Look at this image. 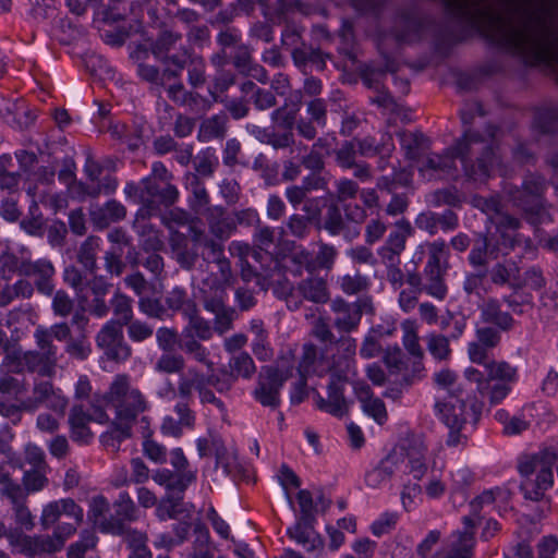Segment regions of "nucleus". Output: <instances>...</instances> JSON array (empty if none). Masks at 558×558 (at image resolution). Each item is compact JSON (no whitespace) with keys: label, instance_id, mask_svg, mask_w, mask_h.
<instances>
[{"label":"nucleus","instance_id":"obj_1","mask_svg":"<svg viewBox=\"0 0 558 558\" xmlns=\"http://www.w3.org/2000/svg\"><path fill=\"white\" fill-rule=\"evenodd\" d=\"M457 17L478 24L493 41L527 60L558 66V29L545 0H507L498 14L486 0H442Z\"/></svg>","mask_w":558,"mask_h":558},{"label":"nucleus","instance_id":"obj_2","mask_svg":"<svg viewBox=\"0 0 558 558\" xmlns=\"http://www.w3.org/2000/svg\"><path fill=\"white\" fill-rule=\"evenodd\" d=\"M497 132L496 126H487V138L492 140V143L474 162L468 158L473 145L486 142V138L476 131H466L463 137L441 154L428 150L416 165L420 175L426 181L454 179L458 177L456 159L459 158L469 179L483 181L489 178L495 169H501L499 148L494 141Z\"/></svg>","mask_w":558,"mask_h":558},{"label":"nucleus","instance_id":"obj_3","mask_svg":"<svg viewBox=\"0 0 558 558\" xmlns=\"http://www.w3.org/2000/svg\"><path fill=\"white\" fill-rule=\"evenodd\" d=\"M71 325L74 327L72 331L70 325L65 322L45 327L38 326L34 331L37 352H28L25 354L26 363L35 368V361L40 359L44 363V369L53 367L57 364L58 347L53 343V339L65 341L64 351L78 361L88 359L92 353V345L88 340L89 318L84 311H76L72 318Z\"/></svg>","mask_w":558,"mask_h":558},{"label":"nucleus","instance_id":"obj_4","mask_svg":"<svg viewBox=\"0 0 558 558\" xmlns=\"http://www.w3.org/2000/svg\"><path fill=\"white\" fill-rule=\"evenodd\" d=\"M102 400L113 410L114 417L124 422L135 423L140 415L150 409L146 395L134 385L132 377L124 373L112 377Z\"/></svg>","mask_w":558,"mask_h":558},{"label":"nucleus","instance_id":"obj_5","mask_svg":"<svg viewBox=\"0 0 558 558\" xmlns=\"http://www.w3.org/2000/svg\"><path fill=\"white\" fill-rule=\"evenodd\" d=\"M125 196L142 207L135 216L134 227L140 220H147L159 211L160 206L170 207L179 198V190L171 182L161 183L150 177L138 183L129 182L124 187Z\"/></svg>","mask_w":558,"mask_h":558},{"label":"nucleus","instance_id":"obj_6","mask_svg":"<svg viewBox=\"0 0 558 558\" xmlns=\"http://www.w3.org/2000/svg\"><path fill=\"white\" fill-rule=\"evenodd\" d=\"M558 460L555 450L546 449L537 454L523 456L519 461V472L525 480L521 483L524 498L532 501H541L545 492L554 483L553 465Z\"/></svg>","mask_w":558,"mask_h":558},{"label":"nucleus","instance_id":"obj_7","mask_svg":"<svg viewBox=\"0 0 558 558\" xmlns=\"http://www.w3.org/2000/svg\"><path fill=\"white\" fill-rule=\"evenodd\" d=\"M225 393L230 390V380L220 379L217 374L206 375L195 366H190L179 374L177 393L183 400H191L194 392H197L201 403L213 404L221 412H225V403L216 397L214 390Z\"/></svg>","mask_w":558,"mask_h":558},{"label":"nucleus","instance_id":"obj_8","mask_svg":"<svg viewBox=\"0 0 558 558\" xmlns=\"http://www.w3.org/2000/svg\"><path fill=\"white\" fill-rule=\"evenodd\" d=\"M546 190L545 179L537 174H529L522 187L509 190L508 195L515 207L521 209L532 225L546 221L549 215L543 194Z\"/></svg>","mask_w":558,"mask_h":558},{"label":"nucleus","instance_id":"obj_9","mask_svg":"<svg viewBox=\"0 0 558 558\" xmlns=\"http://www.w3.org/2000/svg\"><path fill=\"white\" fill-rule=\"evenodd\" d=\"M435 410L440 420L450 429L447 439L449 446H457L460 442V430L468 418L472 417L473 421L476 422L481 413V408L475 404H473L469 411L463 398L452 392L437 400Z\"/></svg>","mask_w":558,"mask_h":558},{"label":"nucleus","instance_id":"obj_10","mask_svg":"<svg viewBox=\"0 0 558 558\" xmlns=\"http://www.w3.org/2000/svg\"><path fill=\"white\" fill-rule=\"evenodd\" d=\"M291 377V369L277 366H265L258 375L254 398L264 407L276 409L280 404V390Z\"/></svg>","mask_w":558,"mask_h":558},{"label":"nucleus","instance_id":"obj_11","mask_svg":"<svg viewBox=\"0 0 558 558\" xmlns=\"http://www.w3.org/2000/svg\"><path fill=\"white\" fill-rule=\"evenodd\" d=\"M108 421V414L98 405L90 403L89 409H85L82 403L74 404L68 418L71 438L76 442L88 444L94 437L89 423H106Z\"/></svg>","mask_w":558,"mask_h":558},{"label":"nucleus","instance_id":"obj_12","mask_svg":"<svg viewBox=\"0 0 558 558\" xmlns=\"http://www.w3.org/2000/svg\"><path fill=\"white\" fill-rule=\"evenodd\" d=\"M232 279L231 267L225 265V269H218V272H209L202 280L198 296L205 310H217L220 304H225L227 289L232 286Z\"/></svg>","mask_w":558,"mask_h":558},{"label":"nucleus","instance_id":"obj_13","mask_svg":"<svg viewBox=\"0 0 558 558\" xmlns=\"http://www.w3.org/2000/svg\"><path fill=\"white\" fill-rule=\"evenodd\" d=\"M492 388L489 389V403L499 404L511 391V385L518 379L517 367L505 361L490 360L485 364Z\"/></svg>","mask_w":558,"mask_h":558},{"label":"nucleus","instance_id":"obj_14","mask_svg":"<svg viewBox=\"0 0 558 558\" xmlns=\"http://www.w3.org/2000/svg\"><path fill=\"white\" fill-rule=\"evenodd\" d=\"M96 344L108 360L125 362L132 353L125 342L122 326L116 320H108L96 335Z\"/></svg>","mask_w":558,"mask_h":558},{"label":"nucleus","instance_id":"obj_15","mask_svg":"<svg viewBox=\"0 0 558 558\" xmlns=\"http://www.w3.org/2000/svg\"><path fill=\"white\" fill-rule=\"evenodd\" d=\"M521 221L511 215H501L495 222L496 240L499 242L501 251L508 252L519 246L525 250L532 248V240L519 232Z\"/></svg>","mask_w":558,"mask_h":558},{"label":"nucleus","instance_id":"obj_16","mask_svg":"<svg viewBox=\"0 0 558 558\" xmlns=\"http://www.w3.org/2000/svg\"><path fill=\"white\" fill-rule=\"evenodd\" d=\"M350 374L333 372L328 385V398L320 396L316 398V405L335 416L341 417L348 412V402L343 396L344 386L348 383Z\"/></svg>","mask_w":558,"mask_h":558},{"label":"nucleus","instance_id":"obj_17","mask_svg":"<svg viewBox=\"0 0 558 558\" xmlns=\"http://www.w3.org/2000/svg\"><path fill=\"white\" fill-rule=\"evenodd\" d=\"M401 456L399 471L412 474L414 478L421 480L427 470L426 452L427 448L420 438L409 441L407 447L400 450H393Z\"/></svg>","mask_w":558,"mask_h":558},{"label":"nucleus","instance_id":"obj_18","mask_svg":"<svg viewBox=\"0 0 558 558\" xmlns=\"http://www.w3.org/2000/svg\"><path fill=\"white\" fill-rule=\"evenodd\" d=\"M413 234V228L407 219L398 220L387 236L385 244L379 247L378 255L383 262L398 260L405 248L408 238Z\"/></svg>","mask_w":558,"mask_h":558},{"label":"nucleus","instance_id":"obj_19","mask_svg":"<svg viewBox=\"0 0 558 558\" xmlns=\"http://www.w3.org/2000/svg\"><path fill=\"white\" fill-rule=\"evenodd\" d=\"M56 269L52 263L47 258L37 260L27 259L23 275L24 277H33L37 291L44 295H51L54 290L53 277Z\"/></svg>","mask_w":558,"mask_h":558},{"label":"nucleus","instance_id":"obj_20","mask_svg":"<svg viewBox=\"0 0 558 558\" xmlns=\"http://www.w3.org/2000/svg\"><path fill=\"white\" fill-rule=\"evenodd\" d=\"M62 514L73 518L76 524H81L83 522V509L73 499L63 498L51 501L44 507L40 517L43 527L49 529L58 522Z\"/></svg>","mask_w":558,"mask_h":558},{"label":"nucleus","instance_id":"obj_21","mask_svg":"<svg viewBox=\"0 0 558 558\" xmlns=\"http://www.w3.org/2000/svg\"><path fill=\"white\" fill-rule=\"evenodd\" d=\"M167 96L175 105L186 108L193 113H203L210 109L211 101L196 92L187 90L181 82L166 87Z\"/></svg>","mask_w":558,"mask_h":558},{"label":"nucleus","instance_id":"obj_22","mask_svg":"<svg viewBox=\"0 0 558 558\" xmlns=\"http://www.w3.org/2000/svg\"><path fill=\"white\" fill-rule=\"evenodd\" d=\"M507 255L501 251L499 242L493 233H480L469 254V263L473 267H486L489 259H497L499 255Z\"/></svg>","mask_w":558,"mask_h":558},{"label":"nucleus","instance_id":"obj_23","mask_svg":"<svg viewBox=\"0 0 558 558\" xmlns=\"http://www.w3.org/2000/svg\"><path fill=\"white\" fill-rule=\"evenodd\" d=\"M335 314L333 326L342 332L356 329L362 318V307L357 302L348 303L343 299H335L331 303Z\"/></svg>","mask_w":558,"mask_h":558},{"label":"nucleus","instance_id":"obj_24","mask_svg":"<svg viewBox=\"0 0 558 558\" xmlns=\"http://www.w3.org/2000/svg\"><path fill=\"white\" fill-rule=\"evenodd\" d=\"M172 64L178 66L181 71L187 68L189 84L196 88L203 86L206 82V63L199 56H192L187 49H182L181 53H175L169 57Z\"/></svg>","mask_w":558,"mask_h":558},{"label":"nucleus","instance_id":"obj_25","mask_svg":"<svg viewBox=\"0 0 558 558\" xmlns=\"http://www.w3.org/2000/svg\"><path fill=\"white\" fill-rule=\"evenodd\" d=\"M8 542L12 553L21 554L27 557L40 556L48 554L44 535H27L20 529H10Z\"/></svg>","mask_w":558,"mask_h":558},{"label":"nucleus","instance_id":"obj_26","mask_svg":"<svg viewBox=\"0 0 558 558\" xmlns=\"http://www.w3.org/2000/svg\"><path fill=\"white\" fill-rule=\"evenodd\" d=\"M464 530L452 533L448 544L447 558H471L474 547L475 523L470 517L463 518Z\"/></svg>","mask_w":558,"mask_h":558},{"label":"nucleus","instance_id":"obj_27","mask_svg":"<svg viewBox=\"0 0 558 558\" xmlns=\"http://www.w3.org/2000/svg\"><path fill=\"white\" fill-rule=\"evenodd\" d=\"M335 343L337 352L332 355L333 372L354 374L355 339L350 336H342Z\"/></svg>","mask_w":558,"mask_h":558},{"label":"nucleus","instance_id":"obj_28","mask_svg":"<svg viewBox=\"0 0 558 558\" xmlns=\"http://www.w3.org/2000/svg\"><path fill=\"white\" fill-rule=\"evenodd\" d=\"M101 531L113 535H122L130 550L147 549L148 536L145 532L126 527L124 523L114 520H106L101 523Z\"/></svg>","mask_w":558,"mask_h":558},{"label":"nucleus","instance_id":"obj_29","mask_svg":"<svg viewBox=\"0 0 558 558\" xmlns=\"http://www.w3.org/2000/svg\"><path fill=\"white\" fill-rule=\"evenodd\" d=\"M206 220L210 233L221 241L227 240L236 229L234 218L227 215L221 206L208 207Z\"/></svg>","mask_w":558,"mask_h":558},{"label":"nucleus","instance_id":"obj_30","mask_svg":"<svg viewBox=\"0 0 558 558\" xmlns=\"http://www.w3.org/2000/svg\"><path fill=\"white\" fill-rule=\"evenodd\" d=\"M401 456L391 452L379 464L366 473L365 481L367 486L377 488L390 481L391 476L399 471Z\"/></svg>","mask_w":558,"mask_h":558},{"label":"nucleus","instance_id":"obj_31","mask_svg":"<svg viewBox=\"0 0 558 558\" xmlns=\"http://www.w3.org/2000/svg\"><path fill=\"white\" fill-rule=\"evenodd\" d=\"M401 148L404 150L405 157L411 160L420 161L430 148V141L422 132L403 131L399 134Z\"/></svg>","mask_w":558,"mask_h":558},{"label":"nucleus","instance_id":"obj_32","mask_svg":"<svg viewBox=\"0 0 558 558\" xmlns=\"http://www.w3.org/2000/svg\"><path fill=\"white\" fill-rule=\"evenodd\" d=\"M229 372L221 371L220 379L230 380V388L233 383L242 377L244 379H250L256 372V366L253 359L246 352H241L234 356H232L229 361Z\"/></svg>","mask_w":558,"mask_h":558},{"label":"nucleus","instance_id":"obj_33","mask_svg":"<svg viewBox=\"0 0 558 558\" xmlns=\"http://www.w3.org/2000/svg\"><path fill=\"white\" fill-rule=\"evenodd\" d=\"M0 117L17 128H27L35 120V116L27 110L22 100L12 102L8 99H1Z\"/></svg>","mask_w":558,"mask_h":558},{"label":"nucleus","instance_id":"obj_34","mask_svg":"<svg viewBox=\"0 0 558 558\" xmlns=\"http://www.w3.org/2000/svg\"><path fill=\"white\" fill-rule=\"evenodd\" d=\"M315 522L299 521L288 530V535L296 543L303 545L307 551L322 550L324 543L314 530Z\"/></svg>","mask_w":558,"mask_h":558},{"label":"nucleus","instance_id":"obj_35","mask_svg":"<svg viewBox=\"0 0 558 558\" xmlns=\"http://www.w3.org/2000/svg\"><path fill=\"white\" fill-rule=\"evenodd\" d=\"M185 317L189 322L180 338L209 340L213 337V327L208 320L198 315L197 306L195 308L187 306Z\"/></svg>","mask_w":558,"mask_h":558},{"label":"nucleus","instance_id":"obj_36","mask_svg":"<svg viewBox=\"0 0 558 558\" xmlns=\"http://www.w3.org/2000/svg\"><path fill=\"white\" fill-rule=\"evenodd\" d=\"M518 272L517 263L512 259H505L493 265L487 275L494 286L511 288L518 286Z\"/></svg>","mask_w":558,"mask_h":558},{"label":"nucleus","instance_id":"obj_37","mask_svg":"<svg viewBox=\"0 0 558 558\" xmlns=\"http://www.w3.org/2000/svg\"><path fill=\"white\" fill-rule=\"evenodd\" d=\"M447 270L442 269H423L422 291L429 296L444 301L448 294V287L445 280Z\"/></svg>","mask_w":558,"mask_h":558},{"label":"nucleus","instance_id":"obj_38","mask_svg":"<svg viewBox=\"0 0 558 558\" xmlns=\"http://www.w3.org/2000/svg\"><path fill=\"white\" fill-rule=\"evenodd\" d=\"M296 290L305 300L316 304H325L330 299L327 282L320 277L303 279Z\"/></svg>","mask_w":558,"mask_h":558},{"label":"nucleus","instance_id":"obj_39","mask_svg":"<svg viewBox=\"0 0 558 558\" xmlns=\"http://www.w3.org/2000/svg\"><path fill=\"white\" fill-rule=\"evenodd\" d=\"M407 288L399 289L398 304L404 313H411L418 306V296L422 291V277L416 272L407 276Z\"/></svg>","mask_w":558,"mask_h":558},{"label":"nucleus","instance_id":"obj_40","mask_svg":"<svg viewBox=\"0 0 558 558\" xmlns=\"http://www.w3.org/2000/svg\"><path fill=\"white\" fill-rule=\"evenodd\" d=\"M135 423L117 420L112 421L111 428L100 437L106 449L116 452L120 449L122 441L132 436V427Z\"/></svg>","mask_w":558,"mask_h":558},{"label":"nucleus","instance_id":"obj_41","mask_svg":"<svg viewBox=\"0 0 558 558\" xmlns=\"http://www.w3.org/2000/svg\"><path fill=\"white\" fill-rule=\"evenodd\" d=\"M126 216V208L116 199L108 201L102 207L90 213L93 222L99 228H106L112 222L120 221Z\"/></svg>","mask_w":558,"mask_h":558},{"label":"nucleus","instance_id":"obj_42","mask_svg":"<svg viewBox=\"0 0 558 558\" xmlns=\"http://www.w3.org/2000/svg\"><path fill=\"white\" fill-rule=\"evenodd\" d=\"M202 341L203 340H197L194 338H180V349L191 361H194L195 363L203 365L207 369L211 371L215 363L211 359L209 349L205 347Z\"/></svg>","mask_w":558,"mask_h":558},{"label":"nucleus","instance_id":"obj_43","mask_svg":"<svg viewBox=\"0 0 558 558\" xmlns=\"http://www.w3.org/2000/svg\"><path fill=\"white\" fill-rule=\"evenodd\" d=\"M34 290L33 283L25 278L14 283H5L0 287V306L5 307L16 299H31Z\"/></svg>","mask_w":558,"mask_h":558},{"label":"nucleus","instance_id":"obj_44","mask_svg":"<svg viewBox=\"0 0 558 558\" xmlns=\"http://www.w3.org/2000/svg\"><path fill=\"white\" fill-rule=\"evenodd\" d=\"M482 317L485 322L493 323L501 329H509L513 319L507 312H502L497 299L488 298L480 306Z\"/></svg>","mask_w":558,"mask_h":558},{"label":"nucleus","instance_id":"obj_45","mask_svg":"<svg viewBox=\"0 0 558 558\" xmlns=\"http://www.w3.org/2000/svg\"><path fill=\"white\" fill-rule=\"evenodd\" d=\"M251 331L254 335L252 351L255 356L260 361L270 360L272 356V349L268 341V333L264 328V323L259 319L252 320Z\"/></svg>","mask_w":558,"mask_h":558},{"label":"nucleus","instance_id":"obj_46","mask_svg":"<svg viewBox=\"0 0 558 558\" xmlns=\"http://www.w3.org/2000/svg\"><path fill=\"white\" fill-rule=\"evenodd\" d=\"M402 331V344L414 357L422 359L424 351L420 344L418 325L415 319H404L400 325Z\"/></svg>","mask_w":558,"mask_h":558},{"label":"nucleus","instance_id":"obj_47","mask_svg":"<svg viewBox=\"0 0 558 558\" xmlns=\"http://www.w3.org/2000/svg\"><path fill=\"white\" fill-rule=\"evenodd\" d=\"M228 117L221 112L205 119L198 132V137L203 142H208L214 138H222L227 132Z\"/></svg>","mask_w":558,"mask_h":558},{"label":"nucleus","instance_id":"obj_48","mask_svg":"<svg viewBox=\"0 0 558 558\" xmlns=\"http://www.w3.org/2000/svg\"><path fill=\"white\" fill-rule=\"evenodd\" d=\"M116 512L114 521L135 522L140 519L141 512L128 492H121L113 502Z\"/></svg>","mask_w":558,"mask_h":558},{"label":"nucleus","instance_id":"obj_49","mask_svg":"<svg viewBox=\"0 0 558 558\" xmlns=\"http://www.w3.org/2000/svg\"><path fill=\"white\" fill-rule=\"evenodd\" d=\"M186 368V360L182 354L173 351H163V353L156 360L154 369L160 374H180Z\"/></svg>","mask_w":558,"mask_h":558},{"label":"nucleus","instance_id":"obj_50","mask_svg":"<svg viewBox=\"0 0 558 558\" xmlns=\"http://www.w3.org/2000/svg\"><path fill=\"white\" fill-rule=\"evenodd\" d=\"M282 267L295 276H300L304 268L313 271L312 254L301 246L296 247L283 257Z\"/></svg>","mask_w":558,"mask_h":558},{"label":"nucleus","instance_id":"obj_51","mask_svg":"<svg viewBox=\"0 0 558 558\" xmlns=\"http://www.w3.org/2000/svg\"><path fill=\"white\" fill-rule=\"evenodd\" d=\"M428 258L424 268L448 269L449 250L446 242L441 239L427 243Z\"/></svg>","mask_w":558,"mask_h":558},{"label":"nucleus","instance_id":"obj_52","mask_svg":"<svg viewBox=\"0 0 558 558\" xmlns=\"http://www.w3.org/2000/svg\"><path fill=\"white\" fill-rule=\"evenodd\" d=\"M99 250V239L96 236H88L80 246L77 251V260L90 274L97 269V253Z\"/></svg>","mask_w":558,"mask_h":558},{"label":"nucleus","instance_id":"obj_53","mask_svg":"<svg viewBox=\"0 0 558 558\" xmlns=\"http://www.w3.org/2000/svg\"><path fill=\"white\" fill-rule=\"evenodd\" d=\"M76 523H64L56 527L52 535H44L46 550L48 554L61 550L65 542L75 534Z\"/></svg>","mask_w":558,"mask_h":558},{"label":"nucleus","instance_id":"obj_54","mask_svg":"<svg viewBox=\"0 0 558 558\" xmlns=\"http://www.w3.org/2000/svg\"><path fill=\"white\" fill-rule=\"evenodd\" d=\"M110 304L116 317L114 320L119 323L120 326L123 327L125 324L131 323L133 318V301L131 298L120 291H116Z\"/></svg>","mask_w":558,"mask_h":558},{"label":"nucleus","instance_id":"obj_55","mask_svg":"<svg viewBox=\"0 0 558 558\" xmlns=\"http://www.w3.org/2000/svg\"><path fill=\"white\" fill-rule=\"evenodd\" d=\"M426 347L430 355L439 362L449 360L451 355L449 337L442 333H428L426 336Z\"/></svg>","mask_w":558,"mask_h":558},{"label":"nucleus","instance_id":"obj_56","mask_svg":"<svg viewBox=\"0 0 558 558\" xmlns=\"http://www.w3.org/2000/svg\"><path fill=\"white\" fill-rule=\"evenodd\" d=\"M471 204L473 207L487 215L488 219L494 225L501 215H506L502 213V205L498 196L485 197L482 195H474L471 199Z\"/></svg>","mask_w":558,"mask_h":558},{"label":"nucleus","instance_id":"obj_57","mask_svg":"<svg viewBox=\"0 0 558 558\" xmlns=\"http://www.w3.org/2000/svg\"><path fill=\"white\" fill-rule=\"evenodd\" d=\"M98 537L94 531L83 530L80 539L68 548V558H85V555L97 546Z\"/></svg>","mask_w":558,"mask_h":558},{"label":"nucleus","instance_id":"obj_58","mask_svg":"<svg viewBox=\"0 0 558 558\" xmlns=\"http://www.w3.org/2000/svg\"><path fill=\"white\" fill-rule=\"evenodd\" d=\"M263 133L264 136L267 138L266 143L270 144L276 149L293 146L291 149V154L295 156H300L302 151L306 150V146L304 144H302L301 142H294V137L291 132L276 134L274 132L263 131Z\"/></svg>","mask_w":558,"mask_h":558},{"label":"nucleus","instance_id":"obj_59","mask_svg":"<svg viewBox=\"0 0 558 558\" xmlns=\"http://www.w3.org/2000/svg\"><path fill=\"white\" fill-rule=\"evenodd\" d=\"M186 187L193 194L192 207L196 213H201L209 204V195L203 182L196 174L186 175Z\"/></svg>","mask_w":558,"mask_h":558},{"label":"nucleus","instance_id":"obj_60","mask_svg":"<svg viewBox=\"0 0 558 558\" xmlns=\"http://www.w3.org/2000/svg\"><path fill=\"white\" fill-rule=\"evenodd\" d=\"M203 248L202 257L204 260L215 263L218 269H225V265L227 267H231L229 259L225 256V247L222 243L209 238L208 240H205Z\"/></svg>","mask_w":558,"mask_h":558},{"label":"nucleus","instance_id":"obj_61","mask_svg":"<svg viewBox=\"0 0 558 558\" xmlns=\"http://www.w3.org/2000/svg\"><path fill=\"white\" fill-rule=\"evenodd\" d=\"M338 282L342 292L349 295L365 292L369 287V279L357 271L340 277Z\"/></svg>","mask_w":558,"mask_h":558},{"label":"nucleus","instance_id":"obj_62","mask_svg":"<svg viewBox=\"0 0 558 558\" xmlns=\"http://www.w3.org/2000/svg\"><path fill=\"white\" fill-rule=\"evenodd\" d=\"M215 315L213 332L216 331L219 335L226 333L232 328V323L235 318V310L227 307L226 304H220L217 310H207Z\"/></svg>","mask_w":558,"mask_h":558},{"label":"nucleus","instance_id":"obj_63","mask_svg":"<svg viewBox=\"0 0 558 558\" xmlns=\"http://www.w3.org/2000/svg\"><path fill=\"white\" fill-rule=\"evenodd\" d=\"M509 498L510 492L505 488L496 487L485 490L471 502L472 513L477 515L485 505H490L497 499L507 501Z\"/></svg>","mask_w":558,"mask_h":558},{"label":"nucleus","instance_id":"obj_64","mask_svg":"<svg viewBox=\"0 0 558 558\" xmlns=\"http://www.w3.org/2000/svg\"><path fill=\"white\" fill-rule=\"evenodd\" d=\"M138 234L141 236V244L145 251L157 252L162 248L163 241L159 231H157L149 223L138 225Z\"/></svg>","mask_w":558,"mask_h":558}]
</instances>
